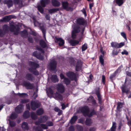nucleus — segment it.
<instances>
[{
  "instance_id": "40",
  "label": "nucleus",
  "mask_w": 131,
  "mask_h": 131,
  "mask_svg": "<svg viewBox=\"0 0 131 131\" xmlns=\"http://www.w3.org/2000/svg\"><path fill=\"white\" fill-rule=\"evenodd\" d=\"M111 45L113 48H118V43L117 42H112L111 43Z\"/></svg>"
},
{
  "instance_id": "41",
  "label": "nucleus",
  "mask_w": 131,
  "mask_h": 131,
  "mask_svg": "<svg viewBox=\"0 0 131 131\" xmlns=\"http://www.w3.org/2000/svg\"><path fill=\"white\" fill-rule=\"evenodd\" d=\"M116 127V123L115 122H113V125L111 128V131H115Z\"/></svg>"
},
{
  "instance_id": "1",
  "label": "nucleus",
  "mask_w": 131,
  "mask_h": 131,
  "mask_svg": "<svg viewBox=\"0 0 131 131\" xmlns=\"http://www.w3.org/2000/svg\"><path fill=\"white\" fill-rule=\"evenodd\" d=\"M29 64L31 67V68L29 69V71L35 75H38L39 73L36 69L39 67V65L34 62L31 61L29 62Z\"/></svg>"
},
{
  "instance_id": "60",
  "label": "nucleus",
  "mask_w": 131,
  "mask_h": 131,
  "mask_svg": "<svg viewBox=\"0 0 131 131\" xmlns=\"http://www.w3.org/2000/svg\"><path fill=\"white\" fill-rule=\"evenodd\" d=\"M92 104L94 106H98L95 100H94L92 101Z\"/></svg>"
},
{
  "instance_id": "57",
  "label": "nucleus",
  "mask_w": 131,
  "mask_h": 131,
  "mask_svg": "<svg viewBox=\"0 0 131 131\" xmlns=\"http://www.w3.org/2000/svg\"><path fill=\"white\" fill-rule=\"evenodd\" d=\"M69 131H74V128L73 126H70L69 128Z\"/></svg>"
},
{
  "instance_id": "21",
  "label": "nucleus",
  "mask_w": 131,
  "mask_h": 131,
  "mask_svg": "<svg viewBox=\"0 0 131 131\" xmlns=\"http://www.w3.org/2000/svg\"><path fill=\"white\" fill-rule=\"evenodd\" d=\"M101 53L103 55H101L100 57V61L101 64L102 65H103L104 64V60L103 59V58L104 57V55H105L106 54V52L105 51H103Z\"/></svg>"
},
{
  "instance_id": "17",
  "label": "nucleus",
  "mask_w": 131,
  "mask_h": 131,
  "mask_svg": "<svg viewBox=\"0 0 131 131\" xmlns=\"http://www.w3.org/2000/svg\"><path fill=\"white\" fill-rule=\"evenodd\" d=\"M23 105L20 104L17 106L15 109L16 112L18 113H20L23 112Z\"/></svg>"
},
{
  "instance_id": "62",
  "label": "nucleus",
  "mask_w": 131,
  "mask_h": 131,
  "mask_svg": "<svg viewBox=\"0 0 131 131\" xmlns=\"http://www.w3.org/2000/svg\"><path fill=\"white\" fill-rule=\"evenodd\" d=\"M126 118L128 121V124L129 126H130V125H131V121L128 119V117L126 115Z\"/></svg>"
},
{
  "instance_id": "8",
  "label": "nucleus",
  "mask_w": 131,
  "mask_h": 131,
  "mask_svg": "<svg viewBox=\"0 0 131 131\" xmlns=\"http://www.w3.org/2000/svg\"><path fill=\"white\" fill-rule=\"evenodd\" d=\"M57 91L60 93H63L65 90V88L61 84H59L57 85Z\"/></svg>"
},
{
  "instance_id": "13",
  "label": "nucleus",
  "mask_w": 131,
  "mask_h": 131,
  "mask_svg": "<svg viewBox=\"0 0 131 131\" xmlns=\"http://www.w3.org/2000/svg\"><path fill=\"white\" fill-rule=\"evenodd\" d=\"M3 30L0 29V36H3L8 31V27L7 25H5L3 27Z\"/></svg>"
},
{
  "instance_id": "46",
  "label": "nucleus",
  "mask_w": 131,
  "mask_h": 131,
  "mask_svg": "<svg viewBox=\"0 0 131 131\" xmlns=\"http://www.w3.org/2000/svg\"><path fill=\"white\" fill-rule=\"evenodd\" d=\"M12 17V15L6 16L4 18L3 20L5 21H7L13 18Z\"/></svg>"
},
{
  "instance_id": "25",
  "label": "nucleus",
  "mask_w": 131,
  "mask_h": 131,
  "mask_svg": "<svg viewBox=\"0 0 131 131\" xmlns=\"http://www.w3.org/2000/svg\"><path fill=\"white\" fill-rule=\"evenodd\" d=\"M69 42L72 46H74L78 44L79 41L77 40L71 39L69 41Z\"/></svg>"
},
{
  "instance_id": "50",
  "label": "nucleus",
  "mask_w": 131,
  "mask_h": 131,
  "mask_svg": "<svg viewBox=\"0 0 131 131\" xmlns=\"http://www.w3.org/2000/svg\"><path fill=\"white\" fill-rule=\"evenodd\" d=\"M40 126L43 129H47L48 128V126L46 124H42Z\"/></svg>"
},
{
  "instance_id": "45",
  "label": "nucleus",
  "mask_w": 131,
  "mask_h": 131,
  "mask_svg": "<svg viewBox=\"0 0 131 131\" xmlns=\"http://www.w3.org/2000/svg\"><path fill=\"white\" fill-rule=\"evenodd\" d=\"M81 48L82 51H85L88 48L87 44L86 43H85L82 46Z\"/></svg>"
},
{
  "instance_id": "55",
  "label": "nucleus",
  "mask_w": 131,
  "mask_h": 131,
  "mask_svg": "<svg viewBox=\"0 0 131 131\" xmlns=\"http://www.w3.org/2000/svg\"><path fill=\"white\" fill-rule=\"evenodd\" d=\"M84 119L83 118H81L79 119V122L80 123L83 124L84 123Z\"/></svg>"
},
{
  "instance_id": "20",
  "label": "nucleus",
  "mask_w": 131,
  "mask_h": 131,
  "mask_svg": "<svg viewBox=\"0 0 131 131\" xmlns=\"http://www.w3.org/2000/svg\"><path fill=\"white\" fill-rule=\"evenodd\" d=\"M77 23L79 25H84L86 24V21L83 18H79L77 20Z\"/></svg>"
},
{
  "instance_id": "44",
  "label": "nucleus",
  "mask_w": 131,
  "mask_h": 131,
  "mask_svg": "<svg viewBox=\"0 0 131 131\" xmlns=\"http://www.w3.org/2000/svg\"><path fill=\"white\" fill-rule=\"evenodd\" d=\"M96 95L98 98L99 103L100 104H101L102 102V99L100 94L99 93H96Z\"/></svg>"
},
{
  "instance_id": "54",
  "label": "nucleus",
  "mask_w": 131,
  "mask_h": 131,
  "mask_svg": "<svg viewBox=\"0 0 131 131\" xmlns=\"http://www.w3.org/2000/svg\"><path fill=\"white\" fill-rule=\"evenodd\" d=\"M46 123L48 126H52L53 125V123L51 121L47 122Z\"/></svg>"
},
{
  "instance_id": "32",
  "label": "nucleus",
  "mask_w": 131,
  "mask_h": 131,
  "mask_svg": "<svg viewBox=\"0 0 131 131\" xmlns=\"http://www.w3.org/2000/svg\"><path fill=\"white\" fill-rule=\"evenodd\" d=\"M44 113V111L42 108H40L38 109L36 112V113L38 115H42Z\"/></svg>"
},
{
  "instance_id": "52",
  "label": "nucleus",
  "mask_w": 131,
  "mask_h": 131,
  "mask_svg": "<svg viewBox=\"0 0 131 131\" xmlns=\"http://www.w3.org/2000/svg\"><path fill=\"white\" fill-rule=\"evenodd\" d=\"M36 48L37 50L41 51L42 53H43L44 52V50L39 46H37Z\"/></svg>"
},
{
  "instance_id": "22",
  "label": "nucleus",
  "mask_w": 131,
  "mask_h": 131,
  "mask_svg": "<svg viewBox=\"0 0 131 131\" xmlns=\"http://www.w3.org/2000/svg\"><path fill=\"white\" fill-rule=\"evenodd\" d=\"M48 117L47 116H41L39 119V120L41 123L45 122L48 119Z\"/></svg>"
},
{
  "instance_id": "31",
  "label": "nucleus",
  "mask_w": 131,
  "mask_h": 131,
  "mask_svg": "<svg viewBox=\"0 0 131 131\" xmlns=\"http://www.w3.org/2000/svg\"><path fill=\"white\" fill-rule=\"evenodd\" d=\"M51 80L52 81L54 82H57L58 81L57 76L56 75H52L51 77Z\"/></svg>"
},
{
  "instance_id": "15",
  "label": "nucleus",
  "mask_w": 131,
  "mask_h": 131,
  "mask_svg": "<svg viewBox=\"0 0 131 131\" xmlns=\"http://www.w3.org/2000/svg\"><path fill=\"white\" fill-rule=\"evenodd\" d=\"M57 63L56 61L54 60H52L50 63V66L51 70H54L56 67Z\"/></svg>"
},
{
  "instance_id": "56",
  "label": "nucleus",
  "mask_w": 131,
  "mask_h": 131,
  "mask_svg": "<svg viewBox=\"0 0 131 131\" xmlns=\"http://www.w3.org/2000/svg\"><path fill=\"white\" fill-rule=\"evenodd\" d=\"M121 35L125 39H127L126 34L124 32H121Z\"/></svg>"
},
{
  "instance_id": "10",
  "label": "nucleus",
  "mask_w": 131,
  "mask_h": 131,
  "mask_svg": "<svg viewBox=\"0 0 131 131\" xmlns=\"http://www.w3.org/2000/svg\"><path fill=\"white\" fill-rule=\"evenodd\" d=\"M67 76L69 77L71 80H76V78L77 77V74H75L71 72H69L66 73Z\"/></svg>"
},
{
  "instance_id": "9",
  "label": "nucleus",
  "mask_w": 131,
  "mask_h": 131,
  "mask_svg": "<svg viewBox=\"0 0 131 131\" xmlns=\"http://www.w3.org/2000/svg\"><path fill=\"white\" fill-rule=\"evenodd\" d=\"M80 29H81L79 27H76L74 30L72 31V37L73 38H76L77 33L80 31Z\"/></svg>"
},
{
  "instance_id": "38",
  "label": "nucleus",
  "mask_w": 131,
  "mask_h": 131,
  "mask_svg": "<svg viewBox=\"0 0 131 131\" xmlns=\"http://www.w3.org/2000/svg\"><path fill=\"white\" fill-rule=\"evenodd\" d=\"M31 116L32 119L35 120L37 118V116L35 113L34 112H32L31 114Z\"/></svg>"
},
{
  "instance_id": "63",
  "label": "nucleus",
  "mask_w": 131,
  "mask_h": 131,
  "mask_svg": "<svg viewBox=\"0 0 131 131\" xmlns=\"http://www.w3.org/2000/svg\"><path fill=\"white\" fill-rule=\"evenodd\" d=\"M122 54H126V55H128V53L127 51L126 50H124L122 52Z\"/></svg>"
},
{
  "instance_id": "29",
  "label": "nucleus",
  "mask_w": 131,
  "mask_h": 131,
  "mask_svg": "<svg viewBox=\"0 0 131 131\" xmlns=\"http://www.w3.org/2000/svg\"><path fill=\"white\" fill-rule=\"evenodd\" d=\"M78 117L76 116H74L70 120V123L71 124H74L77 119Z\"/></svg>"
},
{
  "instance_id": "16",
  "label": "nucleus",
  "mask_w": 131,
  "mask_h": 131,
  "mask_svg": "<svg viewBox=\"0 0 131 131\" xmlns=\"http://www.w3.org/2000/svg\"><path fill=\"white\" fill-rule=\"evenodd\" d=\"M55 96L53 97L55 99L57 100L62 101L63 99L62 95L58 92H56L54 94Z\"/></svg>"
},
{
  "instance_id": "3",
  "label": "nucleus",
  "mask_w": 131,
  "mask_h": 131,
  "mask_svg": "<svg viewBox=\"0 0 131 131\" xmlns=\"http://www.w3.org/2000/svg\"><path fill=\"white\" fill-rule=\"evenodd\" d=\"M81 110L84 115L88 116L89 117H90L96 114L94 110L90 113L89 108L87 106H84L82 107L81 109Z\"/></svg>"
},
{
  "instance_id": "37",
  "label": "nucleus",
  "mask_w": 131,
  "mask_h": 131,
  "mask_svg": "<svg viewBox=\"0 0 131 131\" xmlns=\"http://www.w3.org/2000/svg\"><path fill=\"white\" fill-rule=\"evenodd\" d=\"M92 123V120L89 118H87L85 121L86 124L88 126H90Z\"/></svg>"
},
{
  "instance_id": "64",
  "label": "nucleus",
  "mask_w": 131,
  "mask_h": 131,
  "mask_svg": "<svg viewBox=\"0 0 131 131\" xmlns=\"http://www.w3.org/2000/svg\"><path fill=\"white\" fill-rule=\"evenodd\" d=\"M36 131H42L41 129L39 126L37 127L36 129Z\"/></svg>"
},
{
  "instance_id": "42",
  "label": "nucleus",
  "mask_w": 131,
  "mask_h": 131,
  "mask_svg": "<svg viewBox=\"0 0 131 131\" xmlns=\"http://www.w3.org/2000/svg\"><path fill=\"white\" fill-rule=\"evenodd\" d=\"M59 9L57 8H53L50 9L49 10V13H55L58 11Z\"/></svg>"
},
{
  "instance_id": "23",
  "label": "nucleus",
  "mask_w": 131,
  "mask_h": 131,
  "mask_svg": "<svg viewBox=\"0 0 131 131\" xmlns=\"http://www.w3.org/2000/svg\"><path fill=\"white\" fill-rule=\"evenodd\" d=\"M121 67H120L115 71V72L113 73L110 77V79L111 81L112 80V79L115 76L116 73H119L121 71Z\"/></svg>"
},
{
  "instance_id": "11",
  "label": "nucleus",
  "mask_w": 131,
  "mask_h": 131,
  "mask_svg": "<svg viewBox=\"0 0 131 131\" xmlns=\"http://www.w3.org/2000/svg\"><path fill=\"white\" fill-rule=\"evenodd\" d=\"M125 83L126 81H125L124 84L122 85L121 88L122 90V92L123 93H125L127 94L129 91V89L130 88V86L129 85H125Z\"/></svg>"
},
{
  "instance_id": "12",
  "label": "nucleus",
  "mask_w": 131,
  "mask_h": 131,
  "mask_svg": "<svg viewBox=\"0 0 131 131\" xmlns=\"http://www.w3.org/2000/svg\"><path fill=\"white\" fill-rule=\"evenodd\" d=\"M23 85L26 86L28 89H31L34 87V85L33 84H31L30 82L27 81H24Z\"/></svg>"
},
{
  "instance_id": "39",
  "label": "nucleus",
  "mask_w": 131,
  "mask_h": 131,
  "mask_svg": "<svg viewBox=\"0 0 131 131\" xmlns=\"http://www.w3.org/2000/svg\"><path fill=\"white\" fill-rule=\"evenodd\" d=\"M20 97H27L28 96V95L26 93H18L17 94Z\"/></svg>"
},
{
  "instance_id": "33",
  "label": "nucleus",
  "mask_w": 131,
  "mask_h": 131,
  "mask_svg": "<svg viewBox=\"0 0 131 131\" xmlns=\"http://www.w3.org/2000/svg\"><path fill=\"white\" fill-rule=\"evenodd\" d=\"M30 115L29 111H26L23 114V116L24 118H27L30 117Z\"/></svg>"
},
{
  "instance_id": "61",
  "label": "nucleus",
  "mask_w": 131,
  "mask_h": 131,
  "mask_svg": "<svg viewBox=\"0 0 131 131\" xmlns=\"http://www.w3.org/2000/svg\"><path fill=\"white\" fill-rule=\"evenodd\" d=\"M118 53V52L116 50L115 51L114 50L112 51V54L114 55H117Z\"/></svg>"
},
{
  "instance_id": "43",
  "label": "nucleus",
  "mask_w": 131,
  "mask_h": 131,
  "mask_svg": "<svg viewBox=\"0 0 131 131\" xmlns=\"http://www.w3.org/2000/svg\"><path fill=\"white\" fill-rule=\"evenodd\" d=\"M76 127L77 130L78 131H83V128L81 126L77 125Z\"/></svg>"
},
{
  "instance_id": "58",
  "label": "nucleus",
  "mask_w": 131,
  "mask_h": 131,
  "mask_svg": "<svg viewBox=\"0 0 131 131\" xmlns=\"http://www.w3.org/2000/svg\"><path fill=\"white\" fill-rule=\"evenodd\" d=\"M124 42H121L119 43H118V48H120L124 46Z\"/></svg>"
},
{
  "instance_id": "19",
  "label": "nucleus",
  "mask_w": 131,
  "mask_h": 131,
  "mask_svg": "<svg viewBox=\"0 0 131 131\" xmlns=\"http://www.w3.org/2000/svg\"><path fill=\"white\" fill-rule=\"evenodd\" d=\"M33 55L34 56L36 57L39 59L42 60L43 59V56L41 55V54L37 51H36L34 52L33 54Z\"/></svg>"
},
{
  "instance_id": "36",
  "label": "nucleus",
  "mask_w": 131,
  "mask_h": 131,
  "mask_svg": "<svg viewBox=\"0 0 131 131\" xmlns=\"http://www.w3.org/2000/svg\"><path fill=\"white\" fill-rule=\"evenodd\" d=\"M21 2L20 3L19 0H14V1L15 3V4L19 5L20 6H22L23 4V2L22 1L20 0Z\"/></svg>"
},
{
  "instance_id": "30",
  "label": "nucleus",
  "mask_w": 131,
  "mask_h": 131,
  "mask_svg": "<svg viewBox=\"0 0 131 131\" xmlns=\"http://www.w3.org/2000/svg\"><path fill=\"white\" fill-rule=\"evenodd\" d=\"M56 39L58 41H59V45L60 46H63L64 43V41L61 38H56Z\"/></svg>"
},
{
  "instance_id": "34",
  "label": "nucleus",
  "mask_w": 131,
  "mask_h": 131,
  "mask_svg": "<svg viewBox=\"0 0 131 131\" xmlns=\"http://www.w3.org/2000/svg\"><path fill=\"white\" fill-rule=\"evenodd\" d=\"M116 4L119 6H121L123 4L125 0H115Z\"/></svg>"
},
{
  "instance_id": "51",
  "label": "nucleus",
  "mask_w": 131,
  "mask_h": 131,
  "mask_svg": "<svg viewBox=\"0 0 131 131\" xmlns=\"http://www.w3.org/2000/svg\"><path fill=\"white\" fill-rule=\"evenodd\" d=\"M22 36L23 37L27 36V32L26 30H25L22 32Z\"/></svg>"
},
{
  "instance_id": "18",
  "label": "nucleus",
  "mask_w": 131,
  "mask_h": 131,
  "mask_svg": "<svg viewBox=\"0 0 131 131\" xmlns=\"http://www.w3.org/2000/svg\"><path fill=\"white\" fill-rule=\"evenodd\" d=\"M3 3L4 4H6L9 8L13 5V2L12 0H4Z\"/></svg>"
},
{
  "instance_id": "59",
  "label": "nucleus",
  "mask_w": 131,
  "mask_h": 131,
  "mask_svg": "<svg viewBox=\"0 0 131 131\" xmlns=\"http://www.w3.org/2000/svg\"><path fill=\"white\" fill-rule=\"evenodd\" d=\"M28 39L29 42L31 43L33 42V40L31 37L29 36L28 37Z\"/></svg>"
},
{
  "instance_id": "24",
  "label": "nucleus",
  "mask_w": 131,
  "mask_h": 131,
  "mask_svg": "<svg viewBox=\"0 0 131 131\" xmlns=\"http://www.w3.org/2000/svg\"><path fill=\"white\" fill-rule=\"evenodd\" d=\"M21 127L24 130H28L29 129L28 124L26 122H24L22 123Z\"/></svg>"
},
{
  "instance_id": "53",
  "label": "nucleus",
  "mask_w": 131,
  "mask_h": 131,
  "mask_svg": "<svg viewBox=\"0 0 131 131\" xmlns=\"http://www.w3.org/2000/svg\"><path fill=\"white\" fill-rule=\"evenodd\" d=\"M28 100L25 99H22L21 100L20 102L22 103H25L28 102Z\"/></svg>"
},
{
  "instance_id": "35",
  "label": "nucleus",
  "mask_w": 131,
  "mask_h": 131,
  "mask_svg": "<svg viewBox=\"0 0 131 131\" xmlns=\"http://www.w3.org/2000/svg\"><path fill=\"white\" fill-rule=\"evenodd\" d=\"M123 104L122 103H118L117 107V111H121L120 109L123 107Z\"/></svg>"
},
{
  "instance_id": "4",
  "label": "nucleus",
  "mask_w": 131,
  "mask_h": 131,
  "mask_svg": "<svg viewBox=\"0 0 131 131\" xmlns=\"http://www.w3.org/2000/svg\"><path fill=\"white\" fill-rule=\"evenodd\" d=\"M49 0H41L40 4L42 7L40 5H37V7L38 10L41 13H43V7H45L46 5L49 3Z\"/></svg>"
},
{
  "instance_id": "5",
  "label": "nucleus",
  "mask_w": 131,
  "mask_h": 131,
  "mask_svg": "<svg viewBox=\"0 0 131 131\" xmlns=\"http://www.w3.org/2000/svg\"><path fill=\"white\" fill-rule=\"evenodd\" d=\"M75 63H76L75 67L76 71H79L81 69L82 66V62L80 60H78L76 61L72 59V61L70 62L71 65H74Z\"/></svg>"
},
{
  "instance_id": "48",
  "label": "nucleus",
  "mask_w": 131,
  "mask_h": 131,
  "mask_svg": "<svg viewBox=\"0 0 131 131\" xmlns=\"http://www.w3.org/2000/svg\"><path fill=\"white\" fill-rule=\"evenodd\" d=\"M17 115L15 113H13L10 116V118L12 119H14L17 117Z\"/></svg>"
},
{
  "instance_id": "26",
  "label": "nucleus",
  "mask_w": 131,
  "mask_h": 131,
  "mask_svg": "<svg viewBox=\"0 0 131 131\" xmlns=\"http://www.w3.org/2000/svg\"><path fill=\"white\" fill-rule=\"evenodd\" d=\"M40 45L43 48H46L47 47V44L43 40H41L39 41Z\"/></svg>"
},
{
  "instance_id": "14",
  "label": "nucleus",
  "mask_w": 131,
  "mask_h": 131,
  "mask_svg": "<svg viewBox=\"0 0 131 131\" xmlns=\"http://www.w3.org/2000/svg\"><path fill=\"white\" fill-rule=\"evenodd\" d=\"M25 79L28 80L33 81L35 80V77L31 73H27L25 77Z\"/></svg>"
},
{
  "instance_id": "2",
  "label": "nucleus",
  "mask_w": 131,
  "mask_h": 131,
  "mask_svg": "<svg viewBox=\"0 0 131 131\" xmlns=\"http://www.w3.org/2000/svg\"><path fill=\"white\" fill-rule=\"evenodd\" d=\"M34 26H38L39 29L41 30L43 35V37L46 40V28L45 25L43 23H39L36 20L34 21Z\"/></svg>"
},
{
  "instance_id": "28",
  "label": "nucleus",
  "mask_w": 131,
  "mask_h": 131,
  "mask_svg": "<svg viewBox=\"0 0 131 131\" xmlns=\"http://www.w3.org/2000/svg\"><path fill=\"white\" fill-rule=\"evenodd\" d=\"M62 5L64 9L68 10H69V8L68 6V3L67 2H62Z\"/></svg>"
},
{
  "instance_id": "27",
  "label": "nucleus",
  "mask_w": 131,
  "mask_h": 131,
  "mask_svg": "<svg viewBox=\"0 0 131 131\" xmlns=\"http://www.w3.org/2000/svg\"><path fill=\"white\" fill-rule=\"evenodd\" d=\"M52 5L54 6L58 7L60 5L59 2L57 0H52Z\"/></svg>"
},
{
  "instance_id": "49",
  "label": "nucleus",
  "mask_w": 131,
  "mask_h": 131,
  "mask_svg": "<svg viewBox=\"0 0 131 131\" xmlns=\"http://www.w3.org/2000/svg\"><path fill=\"white\" fill-rule=\"evenodd\" d=\"M9 125L11 127H13L15 125V123L13 121H9Z\"/></svg>"
},
{
  "instance_id": "7",
  "label": "nucleus",
  "mask_w": 131,
  "mask_h": 131,
  "mask_svg": "<svg viewBox=\"0 0 131 131\" xmlns=\"http://www.w3.org/2000/svg\"><path fill=\"white\" fill-rule=\"evenodd\" d=\"M10 29L11 31L14 32V34L17 35L19 32L20 29L18 26H15L13 24H11L10 25Z\"/></svg>"
},
{
  "instance_id": "6",
  "label": "nucleus",
  "mask_w": 131,
  "mask_h": 131,
  "mask_svg": "<svg viewBox=\"0 0 131 131\" xmlns=\"http://www.w3.org/2000/svg\"><path fill=\"white\" fill-rule=\"evenodd\" d=\"M40 103L38 101H32L31 103V108L33 110H35L40 106Z\"/></svg>"
},
{
  "instance_id": "47",
  "label": "nucleus",
  "mask_w": 131,
  "mask_h": 131,
  "mask_svg": "<svg viewBox=\"0 0 131 131\" xmlns=\"http://www.w3.org/2000/svg\"><path fill=\"white\" fill-rule=\"evenodd\" d=\"M64 82L66 84V85H67L70 83V81L67 78H65L64 79Z\"/></svg>"
}]
</instances>
